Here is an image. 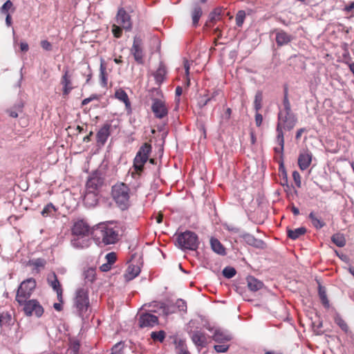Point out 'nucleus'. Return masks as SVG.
Returning <instances> with one entry per match:
<instances>
[{"label":"nucleus","instance_id":"7ed1b4c3","mask_svg":"<svg viewBox=\"0 0 354 354\" xmlns=\"http://www.w3.org/2000/svg\"><path fill=\"white\" fill-rule=\"evenodd\" d=\"M112 196L118 207L125 210L130 206V189L125 183H120L112 187Z\"/></svg>","mask_w":354,"mask_h":354},{"label":"nucleus","instance_id":"8fccbe9b","mask_svg":"<svg viewBox=\"0 0 354 354\" xmlns=\"http://www.w3.org/2000/svg\"><path fill=\"white\" fill-rule=\"evenodd\" d=\"M292 111L291 105L288 97L283 99V109H279V111Z\"/></svg>","mask_w":354,"mask_h":354},{"label":"nucleus","instance_id":"dca6fc26","mask_svg":"<svg viewBox=\"0 0 354 354\" xmlns=\"http://www.w3.org/2000/svg\"><path fill=\"white\" fill-rule=\"evenodd\" d=\"M116 21L119 26H122V28L127 30H131V17L124 8L118 10L116 16Z\"/></svg>","mask_w":354,"mask_h":354},{"label":"nucleus","instance_id":"72a5a7b5","mask_svg":"<svg viewBox=\"0 0 354 354\" xmlns=\"http://www.w3.org/2000/svg\"><path fill=\"white\" fill-rule=\"evenodd\" d=\"M57 210L55 206L52 203H49L44 207L41 214L44 217L54 216Z\"/></svg>","mask_w":354,"mask_h":354},{"label":"nucleus","instance_id":"20e7f679","mask_svg":"<svg viewBox=\"0 0 354 354\" xmlns=\"http://www.w3.org/2000/svg\"><path fill=\"white\" fill-rule=\"evenodd\" d=\"M176 242L178 247L183 250H196L199 245L198 235L189 230H186L178 234Z\"/></svg>","mask_w":354,"mask_h":354},{"label":"nucleus","instance_id":"09e8293b","mask_svg":"<svg viewBox=\"0 0 354 354\" xmlns=\"http://www.w3.org/2000/svg\"><path fill=\"white\" fill-rule=\"evenodd\" d=\"M214 349L217 353H225L228 351L230 346L225 343H221L214 346Z\"/></svg>","mask_w":354,"mask_h":354},{"label":"nucleus","instance_id":"680f3d73","mask_svg":"<svg viewBox=\"0 0 354 354\" xmlns=\"http://www.w3.org/2000/svg\"><path fill=\"white\" fill-rule=\"evenodd\" d=\"M225 229L228 230L229 232H232L234 233H239L240 232V229L239 227H234L230 225H225Z\"/></svg>","mask_w":354,"mask_h":354},{"label":"nucleus","instance_id":"3c124183","mask_svg":"<svg viewBox=\"0 0 354 354\" xmlns=\"http://www.w3.org/2000/svg\"><path fill=\"white\" fill-rule=\"evenodd\" d=\"M112 32L115 37L120 38L122 34V29L121 28L120 26H119L114 24L112 26Z\"/></svg>","mask_w":354,"mask_h":354},{"label":"nucleus","instance_id":"f8f14e48","mask_svg":"<svg viewBox=\"0 0 354 354\" xmlns=\"http://www.w3.org/2000/svg\"><path fill=\"white\" fill-rule=\"evenodd\" d=\"M158 324V317L151 313H142L138 319V324L140 328H152Z\"/></svg>","mask_w":354,"mask_h":354},{"label":"nucleus","instance_id":"b1692460","mask_svg":"<svg viewBox=\"0 0 354 354\" xmlns=\"http://www.w3.org/2000/svg\"><path fill=\"white\" fill-rule=\"evenodd\" d=\"M312 161V154L308 151L301 153L298 158V165L301 170L306 169Z\"/></svg>","mask_w":354,"mask_h":354},{"label":"nucleus","instance_id":"c85d7f7f","mask_svg":"<svg viewBox=\"0 0 354 354\" xmlns=\"http://www.w3.org/2000/svg\"><path fill=\"white\" fill-rule=\"evenodd\" d=\"M210 244H211V248L214 252H216L220 255L225 254V248L223 247V245L221 244V243L217 239L212 238L210 239Z\"/></svg>","mask_w":354,"mask_h":354},{"label":"nucleus","instance_id":"6e6d98bb","mask_svg":"<svg viewBox=\"0 0 354 354\" xmlns=\"http://www.w3.org/2000/svg\"><path fill=\"white\" fill-rule=\"evenodd\" d=\"M281 185L284 187V190L288 192V190H290L291 188H293L292 186H290L288 181V177L287 176H283Z\"/></svg>","mask_w":354,"mask_h":354},{"label":"nucleus","instance_id":"423d86ee","mask_svg":"<svg viewBox=\"0 0 354 354\" xmlns=\"http://www.w3.org/2000/svg\"><path fill=\"white\" fill-rule=\"evenodd\" d=\"M36 286V280L32 277L24 280L20 283L17 291L15 299L17 303H24L27 299H29L34 292Z\"/></svg>","mask_w":354,"mask_h":354},{"label":"nucleus","instance_id":"cd10ccee","mask_svg":"<svg viewBox=\"0 0 354 354\" xmlns=\"http://www.w3.org/2000/svg\"><path fill=\"white\" fill-rule=\"evenodd\" d=\"M203 15V10L201 7L196 4L193 10L192 11V25L194 27H197L198 25V21L200 20V18Z\"/></svg>","mask_w":354,"mask_h":354},{"label":"nucleus","instance_id":"338daca9","mask_svg":"<svg viewBox=\"0 0 354 354\" xmlns=\"http://www.w3.org/2000/svg\"><path fill=\"white\" fill-rule=\"evenodd\" d=\"M219 13H217L216 11L212 12L209 14V18L211 21L216 20V17H219Z\"/></svg>","mask_w":354,"mask_h":354},{"label":"nucleus","instance_id":"5701e85b","mask_svg":"<svg viewBox=\"0 0 354 354\" xmlns=\"http://www.w3.org/2000/svg\"><path fill=\"white\" fill-rule=\"evenodd\" d=\"M276 42L279 46L288 44L292 39V37L283 30L276 31Z\"/></svg>","mask_w":354,"mask_h":354},{"label":"nucleus","instance_id":"13d9d810","mask_svg":"<svg viewBox=\"0 0 354 354\" xmlns=\"http://www.w3.org/2000/svg\"><path fill=\"white\" fill-rule=\"evenodd\" d=\"M221 91L220 89H214L210 95H207V98L209 99V101H215L216 97L218 96L221 93Z\"/></svg>","mask_w":354,"mask_h":354},{"label":"nucleus","instance_id":"774afa93","mask_svg":"<svg viewBox=\"0 0 354 354\" xmlns=\"http://www.w3.org/2000/svg\"><path fill=\"white\" fill-rule=\"evenodd\" d=\"M231 114H232V109L230 108H227L224 113L223 117L226 120H229L231 117Z\"/></svg>","mask_w":354,"mask_h":354},{"label":"nucleus","instance_id":"c756f323","mask_svg":"<svg viewBox=\"0 0 354 354\" xmlns=\"http://www.w3.org/2000/svg\"><path fill=\"white\" fill-rule=\"evenodd\" d=\"M115 96L120 101L124 103L127 110L131 109V103L127 93L122 89H118L115 93Z\"/></svg>","mask_w":354,"mask_h":354},{"label":"nucleus","instance_id":"a19ab883","mask_svg":"<svg viewBox=\"0 0 354 354\" xmlns=\"http://www.w3.org/2000/svg\"><path fill=\"white\" fill-rule=\"evenodd\" d=\"M334 320H335V324L337 325H338L342 330H344L345 332L348 331V327L346 323L345 322V321L342 319V317L339 315H336L334 318Z\"/></svg>","mask_w":354,"mask_h":354},{"label":"nucleus","instance_id":"49530a36","mask_svg":"<svg viewBox=\"0 0 354 354\" xmlns=\"http://www.w3.org/2000/svg\"><path fill=\"white\" fill-rule=\"evenodd\" d=\"M13 3L10 0L6 1L0 8V11L3 15L9 14V10L12 8Z\"/></svg>","mask_w":354,"mask_h":354},{"label":"nucleus","instance_id":"69168bd1","mask_svg":"<svg viewBox=\"0 0 354 354\" xmlns=\"http://www.w3.org/2000/svg\"><path fill=\"white\" fill-rule=\"evenodd\" d=\"M354 9V1L351 2L349 4L346 5L343 10L346 12H350L352 10Z\"/></svg>","mask_w":354,"mask_h":354},{"label":"nucleus","instance_id":"1a4fd4ad","mask_svg":"<svg viewBox=\"0 0 354 354\" xmlns=\"http://www.w3.org/2000/svg\"><path fill=\"white\" fill-rule=\"evenodd\" d=\"M130 52L138 64H142L144 63L145 53L143 50V41L140 36L136 35L134 37Z\"/></svg>","mask_w":354,"mask_h":354},{"label":"nucleus","instance_id":"864d4df0","mask_svg":"<svg viewBox=\"0 0 354 354\" xmlns=\"http://www.w3.org/2000/svg\"><path fill=\"white\" fill-rule=\"evenodd\" d=\"M176 348L178 350V354H190L186 346L181 341L179 342Z\"/></svg>","mask_w":354,"mask_h":354},{"label":"nucleus","instance_id":"79ce46f5","mask_svg":"<svg viewBox=\"0 0 354 354\" xmlns=\"http://www.w3.org/2000/svg\"><path fill=\"white\" fill-rule=\"evenodd\" d=\"M151 337L154 341L162 342L165 338V332L164 330L153 331L151 333Z\"/></svg>","mask_w":354,"mask_h":354},{"label":"nucleus","instance_id":"0e129e2a","mask_svg":"<svg viewBox=\"0 0 354 354\" xmlns=\"http://www.w3.org/2000/svg\"><path fill=\"white\" fill-rule=\"evenodd\" d=\"M111 268V265L108 263L107 262L105 263H103L100 267V269L102 272H108Z\"/></svg>","mask_w":354,"mask_h":354},{"label":"nucleus","instance_id":"58836bf2","mask_svg":"<svg viewBox=\"0 0 354 354\" xmlns=\"http://www.w3.org/2000/svg\"><path fill=\"white\" fill-rule=\"evenodd\" d=\"M160 308L162 309V313L165 316H168L176 312V308L174 304H165L162 303Z\"/></svg>","mask_w":354,"mask_h":354},{"label":"nucleus","instance_id":"4c0bfd02","mask_svg":"<svg viewBox=\"0 0 354 354\" xmlns=\"http://www.w3.org/2000/svg\"><path fill=\"white\" fill-rule=\"evenodd\" d=\"M106 66L104 64V62H101L100 64V84L102 86L106 87L107 86V77H106Z\"/></svg>","mask_w":354,"mask_h":354},{"label":"nucleus","instance_id":"6ab92c4d","mask_svg":"<svg viewBox=\"0 0 354 354\" xmlns=\"http://www.w3.org/2000/svg\"><path fill=\"white\" fill-rule=\"evenodd\" d=\"M141 265L142 262L140 261V259L137 262L132 261L130 263L124 274L126 280L130 281L136 278L140 272Z\"/></svg>","mask_w":354,"mask_h":354},{"label":"nucleus","instance_id":"2f4dec72","mask_svg":"<svg viewBox=\"0 0 354 354\" xmlns=\"http://www.w3.org/2000/svg\"><path fill=\"white\" fill-rule=\"evenodd\" d=\"M166 75V70L165 66L162 64H160L156 71L154 73L153 76L156 80V82L160 85L162 84L165 80V77Z\"/></svg>","mask_w":354,"mask_h":354},{"label":"nucleus","instance_id":"a878e982","mask_svg":"<svg viewBox=\"0 0 354 354\" xmlns=\"http://www.w3.org/2000/svg\"><path fill=\"white\" fill-rule=\"evenodd\" d=\"M84 201L86 205L95 206L98 202L97 192L86 189Z\"/></svg>","mask_w":354,"mask_h":354},{"label":"nucleus","instance_id":"9b49d317","mask_svg":"<svg viewBox=\"0 0 354 354\" xmlns=\"http://www.w3.org/2000/svg\"><path fill=\"white\" fill-rule=\"evenodd\" d=\"M71 245L77 250L88 248L91 245L90 235L72 236Z\"/></svg>","mask_w":354,"mask_h":354},{"label":"nucleus","instance_id":"4d7b16f0","mask_svg":"<svg viewBox=\"0 0 354 354\" xmlns=\"http://www.w3.org/2000/svg\"><path fill=\"white\" fill-rule=\"evenodd\" d=\"M209 99L207 98V94L201 97L198 104L201 107H204L209 102Z\"/></svg>","mask_w":354,"mask_h":354},{"label":"nucleus","instance_id":"6e6552de","mask_svg":"<svg viewBox=\"0 0 354 354\" xmlns=\"http://www.w3.org/2000/svg\"><path fill=\"white\" fill-rule=\"evenodd\" d=\"M19 305L23 306V310L26 316L35 315L37 317H41L44 312V308L37 299H29Z\"/></svg>","mask_w":354,"mask_h":354},{"label":"nucleus","instance_id":"e433bc0d","mask_svg":"<svg viewBox=\"0 0 354 354\" xmlns=\"http://www.w3.org/2000/svg\"><path fill=\"white\" fill-rule=\"evenodd\" d=\"M262 101H263V93L262 91H258L254 97V108L256 112H259V111L262 107Z\"/></svg>","mask_w":354,"mask_h":354},{"label":"nucleus","instance_id":"ea45409f","mask_svg":"<svg viewBox=\"0 0 354 354\" xmlns=\"http://www.w3.org/2000/svg\"><path fill=\"white\" fill-rule=\"evenodd\" d=\"M319 296L323 305L326 307L329 306V301L327 298L325 288L321 286L319 287Z\"/></svg>","mask_w":354,"mask_h":354},{"label":"nucleus","instance_id":"f257e3e1","mask_svg":"<svg viewBox=\"0 0 354 354\" xmlns=\"http://www.w3.org/2000/svg\"><path fill=\"white\" fill-rule=\"evenodd\" d=\"M121 227L113 222L100 223L92 227L91 236L98 245L116 243L121 236Z\"/></svg>","mask_w":354,"mask_h":354},{"label":"nucleus","instance_id":"7c9ffc66","mask_svg":"<svg viewBox=\"0 0 354 354\" xmlns=\"http://www.w3.org/2000/svg\"><path fill=\"white\" fill-rule=\"evenodd\" d=\"M307 230L304 227H300L295 230H288V236L292 240H296L306 234Z\"/></svg>","mask_w":354,"mask_h":354},{"label":"nucleus","instance_id":"0eeeda50","mask_svg":"<svg viewBox=\"0 0 354 354\" xmlns=\"http://www.w3.org/2000/svg\"><path fill=\"white\" fill-rule=\"evenodd\" d=\"M88 288L81 287L76 290L74 299V306L78 315L82 317L89 307Z\"/></svg>","mask_w":354,"mask_h":354},{"label":"nucleus","instance_id":"393cba45","mask_svg":"<svg viewBox=\"0 0 354 354\" xmlns=\"http://www.w3.org/2000/svg\"><path fill=\"white\" fill-rule=\"evenodd\" d=\"M308 218L316 230H320L326 225V223L322 217L313 211L308 214Z\"/></svg>","mask_w":354,"mask_h":354},{"label":"nucleus","instance_id":"c9c22d12","mask_svg":"<svg viewBox=\"0 0 354 354\" xmlns=\"http://www.w3.org/2000/svg\"><path fill=\"white\" fill-rule=\"evenodd\" d=\"M12 316L8 312H3L0 313V326H8L11 324Z\"/></svg>","mask_w":354,"mask_h":354},{"label":"nucleus","instance_id":"37998d69","mask_svg":"<svg viewBox=\"0 0 354 354\" xmlns=\"http://www.w3.org/2000/svg\"><path fill=\"white\" fill-rule=\"evenodd\" d=\"M174 305L175 306V308L178 309L179 311H187V303L185 300L182 299H177L175 304Z\"/></svg>","mask_w":354,"mask_h":354},{"label":"nucleus","instance_id":"052dcab7","mask_svg":"<svg viewBox=\"0 0 354 354\" xmlns=\"http://www.w3.org/2000/svg\"><path fill=\"white\" fill-rule=\"evenodd\" d=\"M263 122V116L259 112H256L255 114V123L257 127H260Z\"/></svg>","mask_w":354,"mask_h":354},{"label":"nucleus","instance_id":"412c9836","mask_svg":"<svg viewBox=\"0 0 354 354\" xmlns=\"http://www.w3.org/2000/svg\"><path fill=\"white\" fill-rule=\"evenodd\" d=\"M61 84L63 86V95H68L73 89L72 86V75L68 68L64 70V74L61 79Z\"/></svg>","mask_w":354,"mask_h":354},{"label":"nucleus","instance_id":"2eb2a0df","mask_svg":"<svg viewBox=\"0 0 354 354\" xmlns=\"http://www.w3.org/2000/svg\"><path fill=\"white\" fill-rule=\"evenodd\" d=\"M103 183L104 179L100 176V173L94 172L86 182V189L97 192Z\"/></svg>","mask_w":354,"mask_h":354},{"label":"nucleus","instance_id":"a211bd4d","mask_svg":"<svg viewBox=\"0 0 354 354\" xmlns=\"http://www.w3.org/2000/svg\"><path fill=\"white\" fill-rule=\"evenodd\" d=\"M212 339L219 344L225 343L232 339V335L227 330L218 328L214 329Z\"/></svg>","mask_w":354,"mask_h":354},{"label":"nucleus","instance_id":"39448f33","mask_svg":"<svg viewBox=\"0 0 354 354\" xmlns=\"http://www.w3.org/2000/svg\"><path fill=\"white\" fill-rule=\"evenodd\" d=\"M151 151V147L147 143H145L138 151L133 160L134 171L131 173L132 177L136 178L137 176H140L142 171L144 165L147 161Z\"/></svg>","mask_w":354,"mask_h":354},{"label":"nucleus","instance_id":"ddd939ff","mask_svg":"<svg viewBox=\"0 0 354 354\" xmlns=\"http://www.w3.org/2000/svg\"><path fill=\"white\" fill-rule=\"evenodd\" d=\"M47 282L53 290L56 292L59 301L63 302V290L55 272H52L48 275Z\"/></svg>","mask_w":354,"mask_h":354},{"label":"nucleus","instance_id":"bf43d9fd","mask_svg":"<svg viewBox=\"0 0 354 354\" xmlns=\"http://www.w3.org/2000/svg\"><path fill=\"white\" fill-rule=\"evenodd\" d=\"M41 47L46 50H48V51H50L52 49V45L51 44L47 41V40H43L41 41Z\"/></svg>","mask_w":354,"mask_h":354},{"label":"nucleus","instance_id":"c03bdc74","mask_svg":"<svg viewBox=\"0 0 354 354\" xmlns=\"http://www.w3.org/2000/svg\"><path fill=\"white\" fill-rule=\"evenodd\" d=\"M245 18V12L244 10H239L236 15V24L239 27L242 26Z\"/></svg>","mask_w":354,"mask_h":354},{"label":"nucleus","instance_id":"a18cd8bd","mask_svg":"<svg viewBox=\"0 0 354 354\" xmlns=\"http://www.w3.org/2000/svg\"><path fill=\"white\" fill-rule=\"evenodd\" d=\"M236 273V270L232 267H226L223 270V276L227 279L232 278Z\"/></svg>","mask_w":354,"mask_h":354},{"label":"nucleus","instance_id":"4be33fe9","mask_svg":"<svg viewBox=\"0 0 354 354\" xmlns=\"http://www.w3.org/2000/svg\"><path fill=\"white\" fill-rule=\"evenodd\" d=\"M247 244L256 248L263 249L266 244L263 241L256 239L252 234L244 232L240 235Z\"/></svg>","mask_w":354,"mask_h":354},{"label":"nucleus","instance_id":"f03ea898","mask_svg":"<svg viewBox=\"0 0 354 354\" xmlns=\"http://www.w3.org/2000/svg\"><path fill=\"white\" fill-rule=\"evenodd\" d=\"M297 122V118L295 114L292 111H279L278 113V122L277 124L276 131V142L280 147L274 148L277 153H281L283 151L284 147V136L283 129L290 131L292 130Z\"/></svg>","mask_w":354,"mask_h":354},{"label":"nucleus","instance_id":"5fc2aeb1","mask_svg":"<svg viewBox=\"0 0 354 354\" xmlns=\"http://www.w3.org/2000/svg\"><path fill=\"white\" fill-rule=\"evenodd\" d=\"M292 178H293L297 187L299 188L301 187V176L297 171H294L292 172Z\"/></svg>","mask_w":354,"mask_h":354},{"label":"nucleus","instance_id":"473e14b6","mask_svg":"<svg viewBox=\"0 0 354 354\" xmlns=\"http://www.w3.org/2000/svg\"><path fill=\"white\" fill-rule=\"evenodd\" d=\"M331 241L337 247L342 248L346 245L344 235L341 233H335L331 236Z\"/></svg>","mask_w":354,"mask_h":354},{"label":"nucleus","instance_id":"e2e57ef3","mask_svg":"<svg viewBox=\"0 0 354 354\" xmlns=\"http://www.w3.org/2000/svg\"><path fill=\"white\" fill-rule=\"evenodd\" d=\"M45 261L42 259H37L36 260H35V261L33 262V265L37 267V268H39V267H44L45 266Z\"/></svg>","mask_w":354,"mask_h":354},{"label":"nucleus","instance_id":"603ef678","mask_svg":"<svg viewBox=\"0 0 354 354\" xmlns=\"http://www.w3.org/2000/svg\"><path fill=\"white\" fill-rule=\"evenodd\" d=\"M105 259H106V262L112 265L116 261V259H117L116 254L115 252H109V253L106 254Z\"/></svg>","mask_w":354,"mask_h":354},{"label":"nucleus","instance_id":"aec40b11","mask_svg":"<svg viewBox=\"0 0 354 354\" xmlns=\"http://www.w3.org/2000/svg\"><path fill=\"white\" fill-rule=\"evenodd\" d=\"M192 341L198 348H204L207 344L205 333L201 330H194L189 333Z\"/></svg>","mask_w":354,"mask_h":354},{"label":"nucleus","instance_id":"9d476101","mask_svg":"<svg viewBox=\"0 0 354 354\" xmlns=\"http://www.w3.org/2000/svg\"><path fill=\"white\" fill-rule=\"evenodd\" d=\"M92 228L84 220H78L71 227L72 236L91 235Z\"/></svg>","mask_w":354,"mask_h":354},{"label":"nucleus","instance_id":"f3484780","mask_svg":"<svg viewBox=\"0 0 354 354\" xmlns=\"http://www.w3.org/2000/svg\"><path fill=\"white\" fill-rule=\"evenodd\" d=\"M111 124L106 123L97 132L96 141L99 145H104L111 135Z\"/></svg>","mask_w":354,"mask_h":354},{"label":"nucleus","instance_id":"4468645a","mask_svg":"<svg viewBox=\"0 0 354 354\" xmlns=\"http://www.w3.org/2000/svg\"><path fill=\"white\" fill-rule=\"evenodd\" d=\"M151 110L157 118L161 119L168 114V109L165 102L158 99H154L151 106Z\"/></svg>","mask_w":354,"mask_h":354},{"label":"nucleus","instance_id":"bb28decb","mask_svg":"<svg viewBox=\"0 0 354 354\" xmlns=\"http://www.w3.org/2000/svg\"><path fill=\"white\" fill-rule=\"evenodd\" d=\"M247 284L248 288L252 292L258 291L263 286L262 281L252 276L247 277Z\"/></svg>","mask_w":354,"mask_h":354},{"label":"nucleus","instance_id":"de8ad7c7","mask_svg":"<svg viewBox=\"0 0 354 354\" xmlns=\"http://www.w3.org/2000/svg\"><path fill=\"white\" fill-rule=\"evenodd\" d=\"M124 344L122 342L115 344L111 348V354H124Z\"/></svg>","mask_w":354,"mask_h":354},{"label":"nucleus","instance_id":"f704fd0d","mask_svg":"<svg viewBox=\"0 0 354 354\" xmlns=\"http://www.w3.org/2000/svg\"><path fill=\"white\" fill-rule=\"evenodd\" d=\"M83 275L86 283H93L95 279V270L92 268H88L84 272Z\"/></svg>","mask_w":354,"mask_h":354}]
</instances>
